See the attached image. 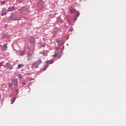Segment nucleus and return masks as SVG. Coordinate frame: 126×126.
I'll return each instance as SVG.
<instances>
[{
	"mask_svg": "<svg viewBox=\"0 0 126 126\" xmlns=\"http://www.w3.org/2000/svg\"><path fill=\"white\" fill-rule=\"evenodd\" d=\"M41 63H42V60H38L37 62H33L32 68L34 66H36V68H38V66H39Z\"/></svg>",
	"mask_w": 126,
	"mask_h": 126,
	"instance_id": "1",
	"label": "nucleus"
},
{
	"mask_svg": "<svg viewBox=\"0 0 126 126\" xmlns=\"http://www.w3.org/2000/svg\"><path fill=\"white\" fill-rule=\"evenodd\" d=\"M28 12V9L26 7L22 8L21 12L22 14H26Z\"/></svg>",
	"mask_w": 126,
	"mask_h": 126,
	"instance_id": "2",
	"label": "nucleus"
},
{
	"mask_svg": "<svg viewBox=\"0 0 126 126\" xmlns=\"http://www.w3.org/2000/svg\"><path fill=\"white\" fill-rule=\"evenodd\" d=\"M12 82L13 84H14V86H17L18 85V81L17 78L13 79Z\"/></svg>",
	"mask_w": 126,
	"mask_h": 126,
	"instance_id": "3",
	"label": "nucleus"
},
{
	"mask_svg": "<svg viewBox=\"0 0 126 126\" xmlns=\"http://www.w3.org/2000/svg\"><path fill=\"white\" fill-rule=\"evenodd\" d=\"M32 60V54L30 53H28L27 54V60L31 61Z\"/></svg>",
	"mask_w": 126,
	"mask_h": 126,
	"instance_id": "4",
	"label": "nucleus"
},
{
	"mask_svg": "<svg viewBox=\"0 0 126 126\" xmlns=\"http://www.w3.org/2000/svg\"><path fill=\"white\" fill-rule=\"evenodd\" d=\"M6 49H7V44H4L2 47V51H6Z\"/></svg>",
	"mask_w": 126,
	"mask_h": 126,
	"instance_id": "5",
	"label": "nucleus"
},
{
	"mask_svg": "<svg viewBox=\"0 0 126 126\" xmlns=\"http://www.w3.org/2000/svg\"><path fill=\"white\" fill-rule=\"evenodd\" d=\"M30 42L31 44H34V38L32 36L30 37Z\"/></svg>",
	"mask_w": 126,
	"mask_h": 126,
	"instance_id": "6",
	"label": "nucleus"
},
{
	"mask_svg": "<svg viewBox=\"0 0 126 126\" xmlns=\"http://www.w3.org/2000/svg\"><path fill=\"white\" fill-rule=\"evenodd\" d=\"M14 9H15L14 7H9L7 9V11H13V10H14Z\"/></svg>",
	"mask_w": 126,
	"mask_h": 126,
	"instance_id": "7",
	"label": "nucleus"
},
{
	"mask_svg": "<svg viewBox=\"0 0 126 126\" xmlns=\"http://www.w3.org/2000/svg\"><path fill=\"white\" fill-rule=\"evenodd\" d=\"M52 63H54V61H53V60H50L46 62L47 64H52Z\"/></svg>",
	"mask_w": 126,
	"mask_h": 126,
	"instance_id": "8",
	"label": "nucleus"
},
{
	"mask_svg": "<svg viewBox=\"0 0 126 126\" xmlns=\"http://www.w3.org/2000/svg\"><path fill=\"white\" fill-rule=\"evenodd\" d=\"M11 65L10 64V63H6V67H7V68L8 69H9V68H10Z\"/></svg>",
	"mask_w": 126,
	"mask_h": 126,
	"instance_id": "9",
	"label": "nucleus"
},
{
	"mask_svg": "<svg viewBox=\"0 0 126 126\" xmlns=\"http://www.w3.org/2000/svg\"><path fill=\"white\" fill-rule=\"evenodd\" d=\"M25 54V51H22L20 52L21 56H24Z\"/></svg>",
	"mask_w": 126,
	"mask_h": 126,
	"instance_id": "10",
	"label": "nucleus"
},
{
	"mask_svg": "<svg viewBox=\"0 0 126 126\" xmlns=\"http://www.w3.org/2000/svg\"><path fill=\"white\" fill-rule=\"evenodd\" d=\"M6 14V11L3 12L1 13V16H3V15H5Z\"/></svg>",
	"mask_w": 126,
	"mask_h": 126,
	"instance_id": "11",
	"label": "nucleus"
},
{
	"mask_svg": "<svg viewBox=\"0 0 126 126\" xmlns=\"http://www.w3.org/2000/svg\"><path fill=\"white\" fill-rule=\"evenodd\" d=\"M27 82H28V81H24L22 83L23 85H26Z\"/></svg>",
	"mask_w": 126,
	"mask_h": 126,
	"instance_id": "12",
	"label": "nucleus"
},
{
	"mask_svg": "<svg viewBox=\"0 0 126 126\" xmlns=\"http://www.w3.org/2000/svg\"><path fill=\"white\" fill-rule=\"evenodd\" d=\"M70 11L71 13L74 12L75 11V9H74V8H72L70 9Z\"/></svg>",
	"mask_w": 126,
	"mask_h": 126,
	"instance_id": "13",
	"label": "nucleus"
},
{
	"mask_svg": "<svg viewBox=\"0 0 126 126\" xmlns=\"http://www.w3.org/2000/svg\"><path fill=\"white\" fill-rule=\"evenodd\" d=\"M22 67V64H19L18 65V68H21Z\"/></svg>",
	"mask_w": 126,
	"mask_h": 126,
	"instance_id": "14",
	"label": "nucleus"
},
{
	"mask_svg": "<svg viewBox=\"0 0 126 126\" xmlns=\"http://www.w3.org/2000/svg\"><path fill=\"white\" fill-rule=\"evenodd\" d=\"M10 19L11 20H17V18H12V17H11V18H10Z\"/></svg>",
	"mask_w": 126,
	"mask_h": 126,
	"instance_id": "15",
	"label": "nucleus"
},
{
	"mask_svg": "<svg viewBox=\"0 0 126 126\" xmlns=\"http://www.w3.org/2000/svg\"><path fill=\"white\" fill-rule=\"evenodd\" d=\"M8 86H9V87H12V83H9L8 84Z\"/></svg>",
	"mask_w": 126,
	"mask_h": 126,
	"instance_id": "16",
	"label": "nucleus"
},
{
	"mask_svg": "<svg viewBox=\"0 0 126 126\" xmlns=\"http://www.w3.org/2000/svg\"><path fill=\"white\" fill-rule=\"evenodd\" d=\"M41 54H42V55H43V56H47V54L44 53V52H41Z\"/></svg>",
	"mask_w": 126,
	"mask_h": 126,
	"instance_id": "17",
	"label": "nucleus"
},
{
	"mask_svg": "<svg viewBox=\"0 0 126 126\" xmlns=\"http://www.w3.org/2000/svg\"><path fill=\"white\" fill-rule=\"evenodd\" d=\"M16 98H14V100L11 102V104H13L14 102H15V99Z\"/></svg>",
	"mask_w": 126,
	"mask_h": 126,
	"instance_id": "18",
	"label": "nucleus"
},
{
	"mask_svg": "<svg viewBox=\"0 0 126 126\" xmlns=\"http://www.w3.org/2000/svg\"><path fill=\"white\" fill-rule=\"evenodd\" d=\"M3 64V62H0V68L1 67V65Z\"/></svg>",
	"mask_w": 126,
	"mask_h": 126,
	"instance_id": "19",
	"label": "nucleus"
},
{
	"mask_svg": "<svg viewBox=\"0 0 126 126\" xmlns=\"http://www.w3.org/2000/svg\"><path fill=\"white\" fill-rule=\"evenodd\" d=\"M18 77H19V78H21L22 77V75H21V74H19L18 75Z\"/></svg>",
	"mask_w": 126,
	"mask_h": 126,
	"instance_id": "20",
	"label": "nucleus"
},
{
	"mask_svg": "<svg viewBox=\"0 0 126 126\" xmlns=\"http://www.w3.org/2000/svg\"><path fill=\"white\" fill-rule=\"evenodd\" d=\"M4 3H5V1H3L1 2V4H4Z\"/></svg>",
	"mask_w": 126,
	"mask_h": 126,
	"instance_id": "21",
	"label": "nucleus"
},
{
	"mask_svg": "<svg viewBox=\"0 0 126 126\" xmlns=\"http://www.w3.org/2000/svg\"><path fill=\"white\" fill-rule=\"evenodd\" d=\"M76 18H77V17L74 16L73 18V20H75L76 19Z\"/></svg>",
	"mask_w": 126,
	"mask_h": 126,
	"instance_id": "22",
	"label": "nucleus"
},
{
	"mask_svg": "<svg viewBox=\"0 0 126 126\" xmlns=\"http://www.w3.org/2000/svg\"><path fill=\"white\" fill-rule=\"evenodd\" d=\"M57 55L58 54H54L53 55V57H54V58H56V57H57Z\"/></svg>",
	"mask_w": 126,
	"mask_h": 126,
	"instance_id": "23",
	"label": "nucleus"
},
{
	"mask_svg": "<svg viewBox=\"0 0 126 126\" xmlns=\"http://www.w3.org/2000/svg\"><path fill=\"white\" fill-rule=\"evenodd\" d=\"M15 92L17 94H18V90H16L15 91Z\"/></svg>",
	"mask_w": 126,
	"mask_h": 126,
	"instance_id": "24",
	"label": "nucleus"
},
{
	"mask_svg": "<svg viewBox=\"0 0 126 126\" xmlns=\"http://www.w3.org/2000/svg\"><path fill=\"white\" fill-rule=\"evenodd\" d=\"M41 47H45V44H43L41 45Z\"/></svg>",
	"mask_w": 126,
	"mask_h": 126,
	"instance_id": "25",
	"label": "nucleus"
},
{
	"mask_svg": "<svg viewBox=\"0 0 126 126\" xmlns=\"http://www.w3.org/2000/svg\"><path fill=\"white\" fill-rule=\"evenodd\" d=\"M10 70L12 69V67H11L10 68Z\"/></svg>",
	"mask_w": 126,
	"mask_h": 126,
	"instance_id": "26",
	"label": "nucleus"
},
{
	"mask_svg": "<svg viewBox=\"0 0 126 126\" xmlns=\"http://www.w3.org/2000/svg\"><path fill=\"white\" fill-rule=\"evenodd\" d=\"M79 16V14H78L77 17H78Z\"/></svg>",
	"mask_w": 126,
	"mask_h": 126,
	"instance_id": "27",
	"label": "nucleus"
},
{
	"mask_svg": "<svg viewBox=\"0 0 126 126\" xmlns=\"http://www.w3.org/2000/svg\"><path fill=\"white\" fill-rule=\"evenodd\" d=\"M1 97V96L0 95V100Z\"/></svg>",
	"mask_w": 126,
	"mask_h": 126,
	"instance_id": "28",
	"label": "nucleus"
},
{
	"mask_svg": "<svg viewBox=\"0 0 126 126\" xmlns=\"http://www.w3.org/2000/svg\"><path fill=\"white\" fill-rule=\"evenodd\" d=\"M70 31H71V32L72 31V30H70Z\"/></svg>",
	"mask_w": 126,
	"mask_h": 126,
	"instance_id": "29",
	"label": "nucleus"
}]
</instances>
